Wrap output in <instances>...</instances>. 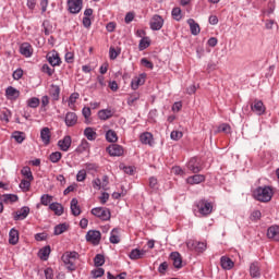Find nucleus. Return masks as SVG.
I'll list each match as a JSON object with an SVG mask.
<instances>
[{"label": "nucleus", "instance_id": "obj_49", "mask_svg": "<svg viewBox=\"0 0 279 279\" xmlns=\"http://www.w3.org/2000/svg\"><path fill=\"white\" fill-rule=\"evenodd\" d=\"M27 106L28 108H38V106H40V99L33 97L27 100Z\"/></svg>", "mask_w": 279, "mask_h": 279}, {"label": "nucleus", "instance_id": "obj_51", "mask_svg": "<svg viewBox=\"0 0 279 279\" xmlns=\"http://www.w3.org/2000/svg\"><path fill=\"white\" fill-rule=\"evenodd\" d=\"M232 128L228 123H222L218 126V132H225V134H230Z\"/></svg>", "mask_w": 279, "mask_h": 279}, {"label": "nucleus", "instance_id": "obj_36", "mask_svg": "<svg viewBox=\"0 0 279 279\" xmlns=\"http://www.w3.org/2000/svg\"><path fill=\"white\" fill-rule=\"evenodd\" d=\"M84 136L87 141H95L97 138V132L93 128L88 126L84 130Z\"/></svg>", "mask_w": 279, "mask_h": 279}, {"label": "nucleus", "instance_id": "obj_1", "mask_svg": "<svg viewBox=\"0 0 279 279\" xmlns=\"http://www.w3.org/2000/svg\"><path fill=\"white\" fill-rule=\"evenodd\" d=\"M253 197L257 202L267 204L268 202H271V197H274V189L269 185L258 186L253 191Z\"/></svg>", "mask_w": 279, "mask_h": 279}, {"label": "nucleus", "instance_id": "obj_56", "mask_svg": "<svg viewBox=\"0 0 279 279\" xmlns=\"http://www.w3.org/2000/svg\"><path fill=\"white\" fill-rule=\"evenodd\" d=\"M93 189H96V191H101L102 185H101V179L96 178L92 181Z\"/></svg>", "mask_w": 279, "mask_h": 279}, {"label": "nucleus", "instance_id": "obj_7", "mask_svg": "<svg viewBox=\"0 0 279 279\" xmlns=\"http://www.w3.org/2000/svg\"><path fill=\"white\" fill-rule=\"evenodd\" d=\"M149 25L153 32H160V29H162V25H165V20L162 16L156 14L151 17Z\"/></svg>", "mask_w": 279, "mask_h": 279}, {"label": "nucleus", "instance_id": "obj_34", "mask_svg": "<svg viewBox=\"0 0 279 279\" xmlns=\"http://www.w3.org/2000/svg\"><path fill=\"white\" fill-rule=\"evenodd\" d=\"M1 201L4 203V204H14L15 202H19V195H15V194H3L1 196Z\"/></svg>", "mask_w": 279, "mask_h": 279}, {"label": "nucleus", "instance_id": "obj_48", "mask_svg": "<svg viewBox=\"0 0 279 279\" xmlns=\"http://www.w3.org/2000/svg\"><path fill=\"white\" fill-rule=\"evenodd\" d=\"M138 99H141V94L135 92L131 94L130 97L128 98V105L134 106V101H138Z\"/></svg>", "mask_w": 279, "mask_h": 279}, {"label": "nucleus", "instance_id": "obj_6", "mask_svg": "<svg viewBox=\"0 0 279 279\" xmlns=\"http://www.w3.org/2000/svg\"><path fill=\"white\" fill-rule=\"evenodd\" d=\"M84 5V0H68V10L71 14H80Z\"/></svg>", "mask_w": 279, "mask_h": 279}, {"label": "nucleus", "instance_id": "obj_3", "mask_svg": "<svg viewBox=\"0 0 279 279\" xmlns=\"http://www.w3.org/2000/svg\"><path fill=\"white\" fill-rule=\"evenodd\" d=\"M92 215L100 219V221H110L112 214L108 207H95L92 209Z\"/></svg>", "mask_w": 279, "mask_h": 279}, {"label": "nucleus", "instance_id": "obj_17", "mask_svg": "<svg viewBox=\"0 0 279 279\" xmlns=\"http://www.w3.org/2000/svg\"><path fill=\"white\" fill-rule=\"evenodd\" d=\"M20 53L22 56H24L25 58H32L33 53H34V49L32 48V46L29 45V43H23L20 46Z\"/></svg>", "mask_w": 279, "mask_h": 279}, {"label": "nucleus", "instance_id": "obj_9", "mask_svg": "<svg viewBox=\"0 0 279 279\" xmlns=\"http://www.w3.org/2000/svg\"><path fill=\"white\" fill-rule=\"evenodd\" d=\"M252 112H255V114H258V117L265 114V104H263V100L255 99L254 102L251 105Z\"/></svg>", "mask_w": 279, "mask_h": 279}, {"label": "nucleus", "instance_id": "obj_37", "mask_svg": "<svg viewBox=\"0 0 279 279\" xmlns=\"http://www.w3.org/2000/svg\"><path fill=\"white\" fill-rule=\"evenodd\" d=\"M90 144L86 140H82L81 144L76 147L75 151L76 154H84V151H87L89 149Z\"/></svg>", "mask_w": 279, "mask_h": 279}, {"label": "nucleus", "instance_id": "obj_55", "mask_svg": "<svg viewBox=\"0 0 279 279\" xmlns=\"http://www.w3.org/2000/svg\"><path fill=\"white\" fill-rule=\"evenodd\" d=\"M77 99H80V94L78 93H73L70 95L69 97V106H73L75 104V101H77Z\"/></svg>", "mask_w": 279, "mask_h": 279}, {"label": "nucleus", "instance_id": "obj_33", "mask_svg": "<svg viewBox=\"0 0 279 279\" xmlns=\"http://www.w3.org/2000/svg\"><path fill=\"white\" fill-rule=\"evenodd\" d=\"M109 241L113 245H117V243H121V238L119 236V228H113L111 230V234H110Z\"/></svg>", "mask_w": 279, "mask_h": 279}, {"label": "nucleus", "instance_id": "obj_43", "mask_svg": "<svg viewBox=\"0 0 279 279\" xmlns=\"http://www.w3.org/2000/svg\"><path fill=\"white\" fill-rule=\"evenodd\" d=\"M106 263V257H104V255L101 254H97L94 258V265L95 267H102V265H105Z\"/></svg>", "mask_w": 279, "mask_h": 279}, {"label": "nucleus", "instance_id": "obj_63", "mask_svg": "<svg viewBox=\"0 0 279 279\" xmlns=\"http://www.w3.org/2000/svg\"><path fill=\"white\" fill-rule=\"evenodd\" d=\"M41 71L43 73H47V75H49V77H51V75H53V70L49 68V64H44L41 66Z\"/></svg>", "mask_w": 279, "mask_h": 279}, {"label": "nucleus", "instance_id": "obj_14", "mask_svg": "<svg viewBox=\"0 0 279 279\" xmlns=\"http://www.w3.org/2000/svg\"><path fill=\"white\" fill-rule=\"evenodd\" d=\"M47 60L51 66H60L62 64V59H60V53L58 51H52L47 54Z\"/></svg>", "mask_w": 279, "mask_h": 279}, {"label": "nucleus", "instance_id": "obj_54", "mask_svg": "<svg viewBox=\"0 0 279 279\" xmlns=\"http://www.w3.org/2000/svg\"><path fill=\"white\" fill-rule=\"evenodd\" d=\"M104 274H106V270H104V268H98V269L92 270L93 278H101V276H104Z\"/></svg>", "mask_w": 279, "mask_h": 279}, {"label": "nucleus", "instance_id": "obj_52", "mask_svg": "<svg viewBox=\"0 0 279 279\" xmlns=\"http://www.w3.org/2000/svg\"><path fill=\"white\" fill-rule=\"evenodd\" d=\"M12 137L14 138V141H16V143H23V141H25V137L23 136V132L20 131H15L12 135Z\"/></svg>", "mask_w": 279, "mask_h": 279}, {"label": "nucleus", "instance_id": "obj_44", "mask_svg": "<svg viewBox=\"0 0 279 279\" xmlns=\"http://www.w3.org/2000/svg\"><path fill=\"white\" fill-rule=\"evenodd\" d=\"M51 202H53V196L49 195V194H44L40 197V204L43 206H49L51 204Z\"/></svg>", "mask_w": 279, "mask_h": 279}, {"label": "nucleus", "instance_id": "obj_57", "mask_svg": "<svg viewBox=\"0 0 279 279\" xmlns=\"http://www.w3.org/2000/svg\"><path fill=\"white\" fill-rule=\"evenodd\" d=\"M167 269H169V264L167 262H163L159 265L158 267V271L159 274H161L162 276H165V274H167Z\"/></svg>", "mask_w": 279, "mask_h": 279}, {"label": "nucleus", "instance_id": "obj_5", "mask_svg": "<svg viewBox=\"0 0 279 279\" xmlns=\"http://www.w3.org/2000/svg\"><path fill=\"white\" fill-rule=\"evenodd\" d=\"M85 239L87 243H92V245H99L101 243V232L99 230H89Z\"/></svg>", "mask_w": 279, "mask_h": 279}, {"label": "nucleus", "instance_id": "obj_23", "mask_svg": "<svg viewBox=\"0 0 279 279\" xmlns=\"http://www.w3.org/2000/svg\"><path fill=\"white\" fill-rule=\"evenodd\" d=\"M40 138L44 145H49L51 143V130L49 128H43L40 131Z\"/></svg>", "mask_w": 279, "mask_h": 279}, {"label": "nucleus", "instance_id": "obj_38", "mask_svg": "<svg viewBox=\"0 0 279 279\" xmlns=\"http://www.w3.org/2000/svg\"><path fill=\"white\" fill-rule=\"evenodd\" d=\"M106 141L108 143H117V141H119V136L117 135V132L114 130L107 131Z\"/></svg>", "mask_w": 279, "mask_h": 279}, {"label": "nucleus", "instance_id": "obj_26", "mask_svg": "<svg viewBox=\"0 0 279 279\" xmlns=\"http://www.w3.org/2000/svg\"><path fill=\"white\" fill-rule=\"evenodd\" d=\"M187 24L190 25V32L193 36H198L199 32H202V28H199V24L195 22L193 19L187 20Z\"/></svg>", "mask_w": 279, "mask_h": 279}, {"label": "nucleus", "instance_id": "obj_13", "mask_svg": "<svg viewBox=\"0 0 279 279\" xmlns=\"http://www.w3.org/2000/svg\"><path fill=\"white\" fill-rule=\"evenodd\" d=\"M5 97L10 99V101H16L21 97V92L15 87L9 86L5 89Z\"/></svg>", "mask_w": 279, "mask_h": 279}, {"label": "nucleus", "instance_id": "obj_8", "mask_svg": "<svg viewBox=\"0 0 279 279\" xmlns=\"http://www.w3.org/2000/svg\"><path fill=\"white\" fill-rule=\"evenodd\" d=\"M189 250H194L195 252H198V254H202L203 252H206V243L198 242L195 240H190L186 243Z\"/></svg>", "mask_w": 279, "mask_h": 279}, {"label": "nucleus", "instance_id": "obj_12", "mask_svg": "<svg viewBox=\"0 0 279 279\" xmlns=\"http://www.w3.org/2000/svg\"><path fill=\"white\" fill-rule=\"evenodd\" d=\"M73 143V140L70 135H65L62 140L58 142V147L61 151H68L71 149V145Z\"/></svg>", "mask_w": 279, "mask_h": 279}, {"label": "nucleus", "instance_id": "obj_19", "mask_svg": "<svg viewBox=\"0 0 279 279\" xmlns=\"http://www.w3.org/2000/svg\"><path fill=\"white\" fill-rule=\"evenodd\" d=\"M65 125L68 128H73V125H77V114L75 112L69 111L65 114Z\"/></svg>", "mask_w": 279, "mask_h": 279}, {"label": "nucleus", "instance_id": "obj_64", "mask_svg": "<svg viewBox=\"0 0 279 279\" xmlns=\"http://www.w3.org/2000/svg\"><path fill=\"white\" fill-rule=\"evenodd\" d=\"M44 272H45L46 279H53V269L52 268H46Z\"/></svg>", "mask_w": 279, "mask_h": 279}, {"label": "nucleus", "instance_id": "obj_27", "mask_svg": "<svg viewBox=\"0 0 279 279\" xmlns=\"http://www.w3.org/2000/svg\"><path fill=\"white\" fill-rule=\"evenodd\" d=\"M170 258L173 260V267H175V269H182V256H180V253H171Z\"/></svg>", "mask_w": 279, "mask_h": 279}, {"label": "nucleus", "instance_id": "obj_47", "mask_svg": "<svg viewBox=\"0 0 279 279\" xmlns=\"http://www.w3.org/2000/svg\"><path fill=\"white\" fill-rule=\"evenodd\" d=\"M172 19H174V21H182V9L180 8H173L172 9Z\"/></svg>", "mask_w": 279, "mask_h": 279}, {"label": "nucleus", "instance_id": "obj_40", "mask_svg": "<svg viewBox=\"0 0 279 279\" xmlns=\"http://www.w3.org/2000/svg\"><path fill=\"white\" fill-rule=\"evenodd\" d=\"M69 230V226L66 223H60L54 227V235L59 236V234H64Z\"/></svg>", "mask_w": 279, "mask_h": 279}, {"label": "nucleus", "instance_id": "obj_61", "mask_svg": "<svg viewBox=\"0 0 279 279\" xmlns=\"http://www.w3.org/2000/svg\"><path fill=\"white\" fill-rule=\"evenodd\" d=\"M12 77H13V80H16V81L21 80V77H23V69H21V68L16 69L13 72Z\"/></svg>", "mask_w": 279, "mask_h": 279}, {"label": "nucleus", "instance_id": "obj_22", "mask_svg": "<svg viewBox=\"0 0 279 279\" xmlns=\"http://www.w3.org/2000/svg\"><path fill=\"white\" fill-rule=\"evenodd\" d=\"M250 276L252 278H260V263L253 262L250 266Z\"/></svg>", "mask_w": 279, "mask_h": 279}, {"label": "nucleus", "instance_id": "obj_2", "mask_svg": "<svg viewBox=\"0 0 279 279\" xmlns=\"http://www.w3.org/2000/svg\"><path fill=\"white\" fill-rule=\"evenodd\" d=\"M61 260L63 262L64 267L68 271H76L77 270V260H80V253L73 252H65Z\"/></svg>", "mask_w": 279, "mask_h": 279}, {"label": "nucleus", "instance_id": "obj_18", "mask_svg": "<svg viewBox=\"0 0 279 279\" xmlns=\"http://www.w3.org/2000/svg\"><path fill=\"white\" fill-rule=\"evenodd\" d=\"M70 208L74 217H80V215H82V207H80V201H77V198H72Z\"/></svg>", "mask_w": 279, "mask_h": 279}, {"label": "nucleus", "instance_id": "obj_35", "mask_svg": "<svg viewBox=\"0 0 279 279\" xmlns=\"http://www.w3.org/2000/svg\"><path fill=\"white\" fill-rule=\"evenodd\" d=\"M112 117V110L110 109H101L98 111V119L101 121H108V119H111Z\"/></svg>", "mask_w": 279, "mask_h": 279}, {"label": "nucleus", "instance_id": "obj_45", "mask_svg": "<svg viewBox=\"0 0 279 279\" xmlns=\"http://www.w3.org/2000/svg\"><path fill=\"white\" fill-rule=\"evenodd\" d=\"M20 189L23 191V193H27V191L32 189V181L23 179L20 183Z\"/></svg>", "mask_w": 279, "mask_h": 279}, {"label": "nucleus", "instance_id": "obj_29", "mask_svg": "<svg viewBox=\"0 0 279 279\" xmlns=\"http://www.w3.org/2000/svg\"><path fill=\"white\" fill-rule=\"evenodd\" d=\"M145 254H146L145 250L134 248L129 254V257L131 258V260H138V259L143 258V256H145Z\"/></svg>", "mask_w": 279, "mask_h": 279}, {"label": "nucleus", "instance_id": "obj_15", "mask_svg": "<svg viewBox=\"0 0 279 279\" xmlns=\"http://www.w3.org/2000/svg\"><path fill=\"white\" fill-rule=\"evenodd\" d=\"M29 215V207L23 206L20 210L15 211L13 216L14 221H23V219H27Z\"/></svg>", "mask_w": 279, "mask_h": 279}, {"label": "nucleus", "instance_id": "obj_21", "mask_svg": "<svg viewBox=\"0 0 279 279\" xmlns=\"http://www.w3.org/2000/svg\"><path fill=\"white\" fill-rule=\"evenodd\" d=\"M140 141L143 145H149L151 147L154 145V135L149 132H144L141 134Z\"/></svg>", "mask_w": 279, "mask_h": 279}, {"label": "nucleus", "instance_id": "obj_59", "mask_svg": "<svg viewBox=\"0 0 279 279\" xmlns=\"http://www.w3.org/2000/svg\"><path fill=\"white\" fill-rule=\"evenodd\" d=\"M86 180V170H80L76 174L77 182H84Z\"/></svg>", "mask_w": 279, "mask_h": 279}, {"label": "nucleus", "instance_id": "obj_41", "mask_svg": "<svg viewBox=\"0 0 279 279\" xmlns=\"http://www.w3.org/2000/svg\"><path fill=\"white\" fill-rule=\"evenodd\" d=\"M21 173H22V175H24V178L28 179L29 182H33L34 174H32V168L26 166V167L22 168Z\"/></svg>", "mask_w": 279, "mask_h": 279}, {"label": "nucleus", "instance_id": "obj_30", "mask_svg": "<svg viewBox=\"0 0 279 279\" xmlns=\"http://www.w3.org/2000/svg\"><path fill=\"white\" fill-rule=\"evenodd\" d=\"M9 243L10 245H16L19 243V230L12 228L9 232Z\"/></svg>", "mask_w": 279, "mask_h": 279}, {"label": "nucleus", "instance_id": "obj_20", "mask_svg": "<svg viewBox=\"0 0 279 279\" xmlns=\"http://www.w3.org/2000/svg\"><path fill=\"white\" fill-rule=\"evenodd\" d=\"M187 184H202V182H206V175L204 174H194L186 179Z\"/></svg>", "mask_w": 279, "mask_h": 279}, {"label": "nucleus", "instance_id": "obj_11", "mask_svg": "<svg viewBox=\"0 0 279 279\" xmlns=\"http://www.w3.org/2000/svg\"><path fill=\"white\" fill-rule=\"evenodd\" d=\"M187 169L192 171V173H199L202 171V163H199V159L197 157H193L187 162Z\"/></svg>", "mask_w": 279, "mask_h": 279}, {"label": "nucleus", "instance_id": "obj_46", "mask_svg": "<svg viewBox=\"0 0 279 279\" xmlns=\"http://www.w3.org/2000/svg\"><path fill=\"white\" fill-rule=\"evenodd\" d=\"M49 160L50 162H60V160H62V153L60 151H54V153H51L50 156H49Z\"/></svg>", "mask_w": 279, "mask_h": 279}, {"label": "nucleus", "instance_id": "obj_10", "mask_svg": "<svg viewBox=\"0 0 279 279\" xmlns=\"http://www.w3.org/2000/svg\"><path fill=\"white\" fill-rule=\"evenodd\" d=\"M147 78V74L142 73L138 76H135L131 81V88L132 90H138L140 86H143L145 84V80Z\"/></svg>", "mask_w": 279, "mask_h": 279}, {"label": "nucleus", "instance_id": "obj_62", "mask_svg": "<svg viewBox=\"0 0 279 279\" xmlns=\"http://www.w3.org/2000/svg\"><path fill=\"white\" fill-rule=\"evenodd\" d=\"M125 276H128V272H121L117 277H114L110 272H107V279H125Z\"/></svg>", "mask_w": 279, "mask_h": 279}, {"label": "nucleus", "instance_id": "obj_39", "mask_svg": "<svg viewBox=\"0 0 279 279\" xmlns=\"http://www.w3.org/2000/svg\"><path fill=\"white\" fill-rule=\"evenodd\" d=\"M119 56H121V48L117 47H110L109 48V58L110 60H117V58H119Z\"/></svg>", "mask_w": 279, "mask_h": 279}, {"label": "nucleus", "instance_id": "obj_32", "mask_svg": "<svg viewBox=\"0 0 279 279\" xmlns=\"http://www.w3.org/2000/svg\"><path fill=\"white\" fill-rule=\"evenodd\" d=\"M49 254H51V246H44L39 252L38 256L41 260H49Z\"/></svg>", "mask_w": 279, "mask_h": 279}, {"label": "nucleus", "instance_id": "obj_25", "mask_svg": "<svg viewBox=\"0 0 279 279\" xmlns=\"http://www.w3.org/2000/svg\"><path fill=\"white\" fill-rule=\"evenodd\" d=\"M268 239L272 241H279V226H271L267 230Z\"/></svg>", "mask_w": 279, "mask_h": 279}, {"label": "nucleus", "instance_id": "obj_4", "mask_svg": "<svg viewBox=\"0 0 279 279\" xmlns=\"http://www.w3.org/2000/svg\"><path fill=\"white\" fill-rule=\"evenodd\" d=\"M197 210L202 217H208L213 213V203L207 199H201L196 203Z\"/></svg>", "mask_w": 279, "mask_h": 279}, {"label": "nucleus", "instance_id": "obj_28", "mask_svg": "<svg viewBox=\"0 0 279 279\" xmlns=\"http://www.w3.org/2000/svg\"><path fill=\"white\" fill-rule=\"evenodd\" d=\"M49 209L54 213V215H58V217H61V215H64V207L60 203H51L49 205Z\"/></svg>", "mask_w": 279, "mask_h": 279}, {"label": "nucleus", "instance_id": "obj_53", "mask_svg": "<svg viewBox=\"0 0 279 279\" xmlns=\"http://www.w3.org/2000/svg\"><path fill=\"white\" fill-rule=\"evenodd\" d=\"M260 217H263V214L260 213V210H254L252 211L250 219L252 221H260Z\"/></svg>", "mask_w": 279, "mask_h": 279}, {"label": "nucleus", "instance_id": "obj_16", "mask_svg": "<svg viewBox=\"0 0 279 279\" xmlns=\"http://www.w3.org/2000/svg\"><path fill=\"white\" fill-rule=\"evenodd\" d=\"M107 151L111 156H123V146L119 144H111L109 147H107Z\"/></svg>", "mask_w": 279, "mask_h": 279}, {"label": "nucleus", "instance_id": "obj_60", "mask_svg": "<svg viewBox=\"0 0 279 279\" xmlns=\"http://www.w3.org/2000/svg\"><path fill=\"white\" fill-rule=\"evenodd\" d=\"M141 64H144L146 69H150V70L154 69V63L149 61L147 58L141 59Z\"/></svg>", "mask_w": 279, "mask_h": 279}, {"label": "nucleus", "instance_id": "obj_50", "mask_svg": "<svg viewBox=\"0 0 279 279\" xmlns=\"http://www.w3.org/2000/svg\"><path fill=\"white\" fill-rule=\"evenodd\" d=\"M172 173H174V175H181V178H184V175H186V172L180 166L172 167Z\"/></svg>", "mask_w": 279, "mask_h": 279}, {"label": "nucleus", "instance_id": "obj_42", "mask_svg": "<svg viewBox=\"0 0 279 279\" xmlns=\"http://www.w3.org/2000/svg\"><path fill=\"white\" fill-rule=\"evenodd\" d=\"M149 45H151V41H149V37L142 38L140 40V45H138L140 51H145V49H147V47H149Z\"/></svg>", "mask_w": 279, "mask_h": 279}, {"label": "nucleus", "instance_id": "obj_24", "mask_svg": "<svg viewBox=\"0 0 279 279\" xmlns=\"http://www.w3.org/2000/svg\"><path fill=\"white\" fill-rule=\"evenodd\" d=\"M49 95L52 101H60V87L56 84H51L49 88Z\"/></svg>", "mask_w": 279, "mask_h": 279}, {"label": "nucleus", "instance_id": "obj_31", "mask_svg": "<svg viewBox=\"0 0 279 279\" xmlns=\"http://www.w3.org/2000/svg\"><path fill=\"white\" fill-rule=\"evenodd\" d=\"M220 265H221L222 269L230 270V269H232V267H234V262H232L230 259V257L222 256L220 258Z\"/></svg>", "mask_w": 279, "mask_h": 279}, {"label": "nucleus", "instance_id": "obj_58", "mask_svg": "<svg viewBox=\"0 0 279 279\" xmlns=\"http://www.w3.org/2000/svg\"><path fill=\"white\" fill-rule=\"evenodd\" d=\"M182 136H183V134L180 131H172L170 133V137L172 141H180V138H182Z\"/></svg>", "mask_w": 279, "mask_h": 279}]
</instances>
